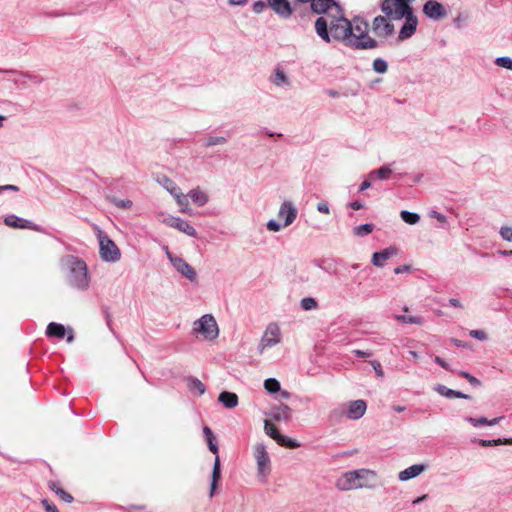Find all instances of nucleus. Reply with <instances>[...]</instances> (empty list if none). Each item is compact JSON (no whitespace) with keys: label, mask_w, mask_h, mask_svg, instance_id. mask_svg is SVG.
<instances>
[{"label":"nucleus","mask_w":512,"mask_h":512,"mask_svg":"<svg viewBox=\"0 0 512 512\" xmlns=\"http://www.w3.org/2000/svg\"><path fill=\"white\" fill-rule=\"evenodd\" d=\"M329 18V23L327 18L323 16L318 17L315 21L316 34L326 43L335 40L354 50H367L379 47V42L376 40L357 41L353 33L352 22L344 16L343 9L334 14H329Z\"/></svg>","instance_id":"f257e3e1"},{"label":"nucleus","mask_w":512,"mask_h":512,"mask_svg":"<svg viewBox=\"0 0 512 512\" xmlns=\"http://www.w3.org/2000/svg\"><path fill=\"white\" fill-rule=\"evenodd\" d=\"M414 1L415 0H383L380 4L381 11L390 20L399 21L405 19L398 34L400 41L412 37L417 29L418 19L411 6Z\"/></svg>","instance_id":"f03ea898"},{"label":"nucleus","mask_w":512,"mask_h":512,"mask_svg":"<svg viewBox=\"0 0 512 512\" xmlns=\"http://www.w3.org/2000/svg\"><path fill=\"white\" fill-rule=\"evenodd\" d=\"M61 267L66 271L68 284L80 291H86L90 285V276L85 261L74 255L61 259Z\"/></svg>","instance_id":"7ed1b4c3"},{"label":"nucleus","mask_w":512,"mask_h":512,"mask_svg":"<svg viewBox=\"0 0 512 512\" xmlns=\"http://www.w3.org/2000/svg\"><path fill=\"white\" fill-rule=\"evenodd\" d=\"M99 253L106 262H117L121 258V252L112 239L102 230L98 229Z\"/></svg>","instance_id":"20e7f679"},{"label":"nucleus","mask_w":512,"mask_h":512,"mask_svg":"<svg viewBox=\"0 0 512 512\" xmlns=\"http://www.w3.org/2000/svg\"><path fill=\"white\" fill-rule=\"evenodd\" d=\"M193 331L202 334L207 340H213L219 334L217 322L210 314H205L195 321Z\"/></svg>","instance_id":"39448f33"},{"label":"nucleus","mask_w":512,"mask_h":512,"mask_svg":"<svg viewBox=\"0 0 512 512\" xmlns=\"http://www.w3.org/2000/svg\"><path fill=\"white\" fill-rule=\"evenodd\" d=\"M254 456L257 462L258 474L265 478L271 471V464L264 444L259 443L255 446Z\"/></svg>","instance_id":"423d86ee"},{"label":"nucleus","mask_w":512,"mask_h":512,"mask_svg":"<svg viewBox=\"0 0 512 512\" xmlns=\"http://www.w3.org/2000/svg\"><path fill=\"white\" fill-rule=\"evenodd\" d=\"M388 19L386 15H378L373 19L372 30L377 37L387 38L394 34V25Z\"/></svg>","instance_id":"0eeeda50"},{"label":"nucleus","mask_w":512,"mask_h":512,"mask_svg":"<svg viewBox=\"0 0 512 512\" xmlns=\"http://www.w3.org/2000/svg\"><path fill=\"white\" fill-rule=\"evenodd\" d=\"M358 476L356 472L348 471L337 480L336 487L341 491L367 487V482H357Z\"/></svg>","instance_id":"6e6552de"},{"label":"nucleus","mask_w":512,"mask_h":512,"mask_svg":"<svg viewBox=\"0 0 512 512\" xmlns=\"http://www.w3.org/2000/svg\"><path fill=\"white\" fill-rule=\"evenodd\" d=\"M311 10L316 14H334L342 9L340 4L335 0H311Z\"/></svg>","instance_id":"1a4fd4ad"},{"label":"nucleus","mask_w":512,"mask_h":512,"mask_svg":"<svg viewBox=\"0 0 512 512\" xmlns=\"http://www.w3.org/2000/svg\"><path fill=\"white\" fill-rule=\"evenodd\" d=\"M280 329L276 323H270L261 338L259 350L262 352L266 347L275 346L280 342Z\"/></svg>","instance_id":"9d476101"},{"label":"nucleus","mask_w":512,"mask_h":512,"mask_svg":"<svg viewBox=\"0 0 512 512\" xmlns=\"http://www.w3.org/2000/svg\"><path fill=\"white\" fill-rule=\"evenodd\" d=\"M423 13L427 18L433 21H439L447 15L445 7L436 0H428L423 5Z\"/></svg>","instance_id":"9b49d317"},{"label":"nucleus","mask_w":512,"mask_h":512,"mask_svg":"<svg viewBox=\"0 0 512 512\" xmlns=\"http://www.w3.org/2000/svg\"><path fill=\"white\" fill-rule=\"evenodd\" d=\"M164 223L167 226L173 227V228L185 233L186 235H188L190 237H194V238L197 237L196 229L192 225H190L187 221H185L179 217L169 216L164 219Z\"/></svg>","instance_id":"f8f14e48"},{"label":"nucleus","mask_w":512,"mask_h":512,"mask_svg":"<svg viewBox=\"0 0 512 512\" xmlns=\"http://www.w3.org/2000/svg\"><path fill=\"white\" fill-rule=\"evenodd\" d=\"M171 263H172L173 267L180 274H182L184 277H186L188 280H190L191 282L197 281V273H196L195 269L188 262H186L183 258H181V257L171 258Z\"/></svg>","instance_id":"ddd939ff"},{"label":"nucleus","mask_w":512,"mask_h":512,"mask_svg":"<svg viewBox=\"0 0 512 512\" xmlns=\"http://www.w3.org/2000/svg\"><path fill=\"white\" fill-rule=\"evenodd\" d=\"M5 225L12 227V228H18V229H30L34 231H40L41 228L39 225L33 223L30 220L18 217L14 214L8 215L4 218Z\"/></svg>","instance_id":"4468645a"},{"label":"nucleus","mask_w":512,"mask_h":512,"mask_svg":"<svg viewBox=\"0 0 512 512\" xmlns=\"http://www.w3.org/2000/svg\"><path fill=\"white\" fill-rule=\"evenodd\" d=\"M352 27L353 33L357 41L365 42L368 40H374L373 38L368 36V23L362 17L356 16L353 18Z\"/></svg>","instance_id":"2eb2a0df"},{"label":"nucleus","mask_w":512,"mask_h":512,"mask_svg":"<svg viewBox=\"0 0 512 512\" xmlns=\"http://www.w3.org/2000/svg\"><path fill=\"white\" fill-rule=\"evenodd\" d=\"M367 404L364 400H354L347 403L346 417L351 420L360 419L366 412Z\"/></svg>","instance_id":"dca6fc26"},{"label":"nucleus","mask_w":512,"mask_h":512,"mask_svg":"<svg viewBox=\"0 0 512 512\" xmlns=\"http://www.w3.org/2000/svg\"><path fill=\"white\" fill-rule=\"evenodd\" d=\"M297 208L291 201H284L279 209L278 216L284 218L283 227L291 225L297 218Z\"/></svg>","instance_id":"f3484780"},{"label":"nucleus","mask_w":512,"mask_h":512,"mask_svg":"<svg viewBox=\"0 0 512 512\" xmlns=\"http://www.w3.org/2000/svg\"><path fill=\"white\" fill-rule=\"evenodd\" d=\"M268 5L282 18H289L292 14L288 0H268Z\"/></svg>","instance_id":"a211bd4d"},{"label":"nucleus","mask_w":512,"mask_h":512,"mask_svg":"<svg viewBox=\"0 0 512 512\" xmlns=\"http://www.w3.org/2000/svg\"><path fill=\"white\" fill-rule=\"evenodd\" d=\"M396 254L397 248L390 246L381 251L373 253L371 262L376 267H383L384 262Z\"/></svg>","instance_id":"6ab92c4d"},{"label":"nucleus","mask_w":512,"mask_h":512,"mask_svg":"<svg viewBox=\"0 0 512 512\" xmlns=\"http://www.w3.org/2000/svg\"><path fill=\"white\" fill-rule=\"evenodd\" d=\"M427 466L425 464H414L403 471H401L398 475L400 481H408L419 476L422 472L426 470Z\"/></svg>","instance_id":"aec40b11"},{"label":"nucleus","mask_w":512,"mask_h":512,"mask_svg":"<svg viewBox=\"0 0 512 512\" xmlns=\"http://www.w3.org/2000/svg\"><path fill=\"white\" fill-rule=\"evenodd\" d=\"M221 479V463L219 455L215 457L214 465L212 469V475H211V484H210V492L209 496L212 498L215 494V491L218 488V483Z\"/></svg>","instance_id":"412c9836"},{"label":"nucleus","mask_w":512,"mask_h":512,"mask_svg":"<svg viewBox=\"0 0 512 512\" xmlns=\"http://www.w3.org/2000/svg\"><path fill=\"white\" fill-rule=\"evenodd\" d=\"M292 410L286 404H280L272 408L270 416L275 421H288L291 418Z\"/></svg>","instance_id":"4be33fe9"},{"label":"nucleus","mask_w":512,"mask_h":512,"mask_svg":"<svg viewBox=\"0 0 512 512\" xmlns=\"http://www.w3.org/2000/svg\"><path fill=\"white\" fill-rule=\"evenodd\" d=\"M434 390L439 393L441 396H444L446 398H462V399H470L471 396L468 394H465L461 391L450 389L446 387L445 385L438 384Z\"/></svg>","instance_id":"5701e85b"},{"label":"nucleus","mask_w":512,"mask_h":512,"mask_svg":"<svg viewBox=\"0 0 512 512\" xmlns=\"http://www.w3.org/2000/svg\"><path fill=\"white\" fill-rule=\"evenodd\" d=\"M218 401L228 409L235 408L238 405V396L236 393L222 391L218 396Z\"/></svg>","instance_id":"b1692460"},{"label":"nucleus","mask_w":512,"mask_h":512,"mask_svg":"<svg viewBox=\"0 0 512 512\" xmlns=\"http://www.w3.org/2000/svg\"><path fill=\"white\" fill-rule=\"evenodd\" d=\"M46 335L48 337H55L57 339H63L66 335V329L64 325L56 322H51L46 328Z\"/></svg>","instance_id":"393cba45"},{"label":"nucleus","mask_w":512,"mask_h":512,"mask_svg":"<svg viewBox=\"0 0 512 512\" xmlns=\"http://www.w3.org/2000/svg\"><path fill=\"white\" fill-rule=\"evenodd\" d=\"M501 419H503V416L497 417V418H493L491 420L487 419L486 417L474 418V417H471V416H466L464 418L465 421H467L468 423H470L474 427H479V426H482V425L494 426V425L498 424Z\"/></svg>","instance_id":"a878e982"},{"label":"nucleus","mask_w":512,"mask_h":512,"mask_svg":"<svg viewBox=\"0 0 512 512\" xmlns=\"http://www.w3.org/2000/svg\"><path fill=\"white\" fill-rule=\"evenodd\" d=\"M203 434H204V437L207 442L209 450L217 456L218 452H219V447H218V444L216 441V437L213 434L212 430L208 426H205L203 428Z\"/></svg>","instance_id":"bb28decb"},{"label":"nucleus","mask_w":512,"mask_h":512,"mask_svg":"<svg viewBox=\"0 0 512 512\" xmlns=\"http://www.w3.org/2000/svg\"><path fill=\"white\" fill-rule=\"evenodd\" d=\"M170 194L174 196L177 204L182 207V212H187L189 205L188 194L184 195L179 187H173V189L170 190Z\"/></svg>","instance_id":"cd10ccee"},{"label":"nucleus","mask_w":512,"mask_h":512,"mask_svg":"<svg viewBox=\"0 0 512 512\" xmlns=\"http://www.w3.org/2000/svg\"><path fill=\"white\" fill-rule=\"evenodd\" d=\"M187 385L192 393L203 395L206 391L205 385L196 377L190 376L187 378Z\"/></svg>","instance_id":"c85d7f7f"},{"label":"nucleus","mask_w":512,"mask_h":512,"mask_svg":"<svg viewBox=\"0 0 512 512\" xmlns=\"http://www.w3.org/2000/svg\"><path fill=\"white\" fill-rule=\"evenodd\" d=\"M189 198L199 207H202L207 204L208 202V196L203 191H201L199 188L192 189L188 193Z\"/></svg>","instance_id":"c756f323"},{"label":"nucleus","mask_w":512,"mask_h":512,"mask_svg":"<svg viewBox=\"0 0 512 512\" xmlns=\"http://www.w3.org/2000/svg\"><path fill=\"white\" fill-rule=\"evenodd\" d=\"M392 174V169L389 164L383 165L378 169L371 171L368 174L369 178L377 177L380 180H386Z\"/></svg>","instance_id":"7c9ffc66"},{"label":"nucleus","mask_w":512,"mask_h":512,"mask_svg":"<svg viewBox=\"0 0 512 512\" xmlns=\"http://www.w3.org/2000/svg\"><path fill=\"white\" fill-rule=\"evenodd\" d=\"M353 472H356L359 475L357 477V482H367V487L376 478V473L372 470L359 469V470H353Z\"/></svg>","instance_id":"2f4dec72"},{"label":"nucleus","mask_w":512,"mask_h":512,"mask_svg":"<svg viewBox=\"0 0 512 512\" xmlns=\"http://www.w3.org/2000/svg\"><path fill=\"white\" fill-rule=\"evenodd\" d=\"M0 71H1V73L11 74V75H18L20 77L27 78V79H29V80L33 81L34 83H37V84H40L43 81V78H41L38 75L30 74V73H27V72L18 71V70H15V69L0 70Z\"/></svg>","instance_id":"473e14b6"},{"label":"nucleus","mask_w":512,"mask_h":512,"mask_svg":"<svg viewBox=\"0 0 512 512\" xmlns=\"http://www.w3.org/2000/svg\"><path fill=\"white\" fill-rule=\"evenodd\" d=\"M49 488L55 492L60 498L61 500H63L65 503H71L73 501V497L71 494H69L68 492H66L64 489H62L58 483L56 482H50L49 483Z\"/></svg>","instance_id":"72a5a7b5"},{"label":"nucleus","mask_w":512,"mask_h":512,"mask_svg":"<svg viewBox=\"0 0 512 512\" xmlns=\"http://www.w3.org/2000/svg\"><path fill=\"white\" fill-rule=\"evenodd\" d=\"M472 442L478 443L482 447H490V446H498L502 444H512V438L510 439H494V440H485V439H473Z\"/></svg>","instance_id":"f704fd0d"},{"label":"nucleus","mask_w":512,"mask_h":512,"mask_svg":"<svg viewBox=\"0 0 512 512\" xmlns=\"http://www.w3.org/2000/svg\"><path fill=\"white\" fill-rule=\"evenodd\" d=\"M375 226L372 223H365L353 228V234L358 237H364L373 232Z\"/></svg>","instance_id":"c9c22d12"},{"label":"nucleus","mask_w":512,"mask_h":512,"mask_svg":"<svg viewBox=\"0 0 512 512\" xmlns=\"http://www.w3.org/2000/svg\"><path fill=\"white\" fill-rule=\"evenodd\" d=\"M272 82L276 86H282V85H289L290 84L289 79L286 76L285 72L282 69H280V68H277L275 70L274 76L272 78Z\"/></svg>","instance_id":"e433bc0d"},{"label":"nucleus","mask_w":512,"mask_h":512,"mask_svg":"<svg viewBox=\"0 0 512 512\" xmlns=\"http://www.w3.org/2000/svg\"><path fill=\"white\" fill-rule=\"evenodd\" d=\"M264 388L270 394H275L281 391L280 382L276 378H268L264 381Z\"/></svg>","instance_id":"4c0bfd02"},{"label":"nucleus","mask_w":512,"mask_h":512,"mask_svg":"<svg viewBox=\"0 0 512 512\" xmlns=\"http://www.w3.org/2000/svg\"><path fill=\"white\" fill-rule=\"evenodd\" d=\"M276 442L278 445L283 446L285 448L294 449L300 447V443L297 440L282 434L280 435Z\"/></svg>","instance_id":"58836bf2"},{"label":"nucleus","mask_w":512,"mask_h":512,"mask_svg":"<svg viewBox=\"0 0 512 512\" xmlns=\"http://www.w3.org/2000/svg\"><path fill=\"white\" fill-rule=\"evenodd\" d=\"M107 200L116 206L117 208L121 209H129L132 207L133 203L129 199H119L116 196H108Z\"/></svg>","instance_id":"ea45409f"},{"label":"nucleus","mask_w":512,"mask_h":512,"mask_svg":"<svg viewBox=\"0 0 512 512\" xmlns=\"http://www.w3.org/2000/svg\"><path fill=\"white\" fill-rule=\"evenodd\" d=\"M400 216L405 223L410 225H415L420 221L419 214L407 210H402Z\"/></svg>","instance_id":"a19ab883"},{"label":"nucleus","mask_w":512,"mask_h":512,"mask_svg":"<svg viewBox=\"0 0 512 512\" xmlns=\"http://www.w3.org/2000/svg\"><path fill=\"white\" fill-rule=\"evenodd\" d=\"M395 319L404 324L422 325L424 322L423 318L418 316L395 315Z\"/></svg>","instance_id":"79ce46f5"},{"label":"nucleus","mask_w":512,"mask_h":512,"mask_svg":"<svg viewBox=\"0 0 512 512\" xmlns=\"http://www.w3.org/2000/svg\"><path fill=\"white\" fill-rule=\"evenodd\" d=\"M264 430H265V433L271 437L273 440L277 441V439L280 437L281 433L279 432L278 428L276 427V425H274L273 423H271L270 421L268 420H265L264 422Z\"/></svg>","instance_id":"37998d69"},{"label":"nucleus","mask_w":512,"mask_h":512,"mask_svg":"<svg viewBox=\"0 0 512 512\" xmlns=\"http://www.w3.org/2000/svg\"><path fill=\"white\" fill-rule=\"evenodd\" d=\"M372 68L376 73L384 74L388 70V63L383 58H376L373 61Z\"/></svg>","instance_id":"c03bdc74"},{"label":"nucleus","mask_w":512,"mask_h":512,"mask_svg":"<svg viewBox=\"0 0 512 512\" xmlns=\"http://www.w3.org/2000/svg\"><path fill=\"white\" fill-rule=\"evenodd\" d=\"M300 306L305 311H310L318 307L316 299L313 297H305L301 299Z\"/></svg>","instance_id":"a18cd8bd"},{"label":"nucleus","mask_w":512,"mask_h":512,"mask_svg":"<svg viewBox=\"0 0 512 512\" xmlns=\"http://www.w3.org/2000/svg\"><path fill=\"white\" fill-rule=\"evenodd\" d=\"M495 64L499 67L512 71V58L509 56H501L495 59Z\"/></svg>","instance_id":"49530a36"},{"label":"nucleus","mask_w":512,"mask_h":512,"mask_svg":"<svg viewBox=\"0 0 512 512\" xmlns=\"http://www.w3.org/2000/svg\"><path fill=\"white\" fill-rule=\"evenodd\" d=\"M227 142V138L223 136H210L207 138L206 142L204 143L205 147H211L219 144H224Z\"/></svg>","instance_id":"de8ad7c7"},{"label":"nucleus","mask_w":512,"mask_h":512,"mask_svg":"<svg viewBox=\"0 0 512 512\" xmlns=\"http://www.w3.org/2000/svg\"><path fill=\"white\" fill-rule=\"evenodd\" d=\"M343 416H346V410H345V406H341V407H338V408H335L333 409L330 414H329V419L331 421H338L340 420Z\"/></svg>","instance_id":"09e8293b"},{"label":"nucleus","mask_w":512,"mask_h":512,"mask_svg":"<svg viewBox=\"0 0 512 512\" xmlns=\"http://www.w3.org/2000/svg\"><path fill=\"white\" fill-rule=\"evenodd\" d=\"M459 375L462 376L463 378H465L472 386H474V387L481 386L480 380L477 379L476 377H474L473 375H471L470 373H468L466 371H460Z\"/></svg>","instance_id":"8fccbe9b"},{"label":"nucleus","mask_w":512,"mask_h":512,"mask_svg":"<svg viewBox=\"0 0 512 512\" xmlns=\"http://www.w3.org/2000/svg\"><path fill=\"white\" fill-rule=\"evenodd\" d=\"M499 234L504 240L512 242V226H502Z\"/></svg>","instance_id":"3c124183"},{"label":"nucleus","mask_w":512,"mask_h":512,"mask_svg":"<svg viewBox=\"0 0 512 512\" xmlns=\"http://www.w3.org/2000/svg\"><path fill=\"white\" fill-rule=\"evenodd\" d=\"M469 335L480 341H485L488 338L486 332L483 330H471Z\"/></svg>","instance_id":"603ef678"},{"label":"nucleus","mask_w":512,"mask_h":512,"mask_svg":"<svg viewBox=\"0 0 512 512\" xmlns=\"http://www.w3.org/2000/svg\"><path fill=\"white\" fill-rule=\"evenodd\" d=\"M266 227L269 231H272V232H278L281 230V228L283 227V225H281L279 222H277L276 220L274 219H271L267 222L266 224Z\"/></svg>","instance_id":"864d4df0"},{"label":"nucleus","mask_w":512,"mask_h":512,"mask_svg":"<svg viewBox=\"0 0 512 512\" xmlns=\"http://www.w3.org/2000/svg\"><path fill=\"white\" fill-rule=\"evenodd\" d=\"M268 3L262 1V0H258L256 2H254L253 4V12L256 13V14H260L264 11V9L267 7Z\"/></svg>","instance_id":"5fc2aeb1"},{"label":"nucleus","mask_w":512,"mask_h":512,"mask_svg":"<svg viewBox=\"0 0 512 512\" xmlns=\"http://www.w3.org/2000/svg\"><path fill=\"white\" fill-rule=\"evenodd\" d=\"M429 216L431 218H435L437 221L441 222V223H446L447 222V218L445 215H443L442 213L436 211V210H431L429 212Z\"/></svg>","instance_id":"6e6d98bb"},{"label":"nucleus","mask_w":512,"mask_h":512,"mask_svg":"<svg viewBox=\"0 0 512 512\" xmlns=\"http://www.w3.org/2000/svg\"><path fill=\"white\" fill-rule=\"evenodd\" d=\"M370 364L372 365V367L378 377L384 376V371H383L381 363L379 361L373 360L370 362Z\"/></svg>","instance_id":"4d7b16f0"},{"label":"nucleus","mask_w":512,"mask_h":512,"mask_svg":"<svg viewBox=\"0 0 512 512\" xmlns=\"http://www.w3.org/2000/svg\"><path fill=\"white\" fill-rule=\"evenodd\" d=\"M42 505L44 506L46 512H59L57 507L53 503H50L47 499L42 500Z\"/></svg>","instance_id":"13d9d810"},{"label":"nucleus","mask_w":512,"mask_h":512,"mask_svg":"<svg viewBox=\"0 0 512 512\" xmlns=\"http://www.w3.org/2000/svg\"><path fill=\"white\" fill-rule=\"evenodd\" d=\"M434 362L436 364H438L439 366H441L443 369L447 370V371H452L451 368H450V365L441 357L439 356H436L434 358Z\"/></svg>","instance_id":"bf43d9fd"},{"label":"nucleus","mask_w":512,"mask_h":512,"mask_svg":"<svg viewBox=\"0 0 512 512\" xmlns=\"http://www.w3.org/2000/svg\"><path fill=\"white\" fill-rule=\"evenodd\" d=\"M317 210L321 213H324V214H329L330 213V210H329V205L326 201H321L317 204Z\"/></svg>","instance_id":"052dcab7"},{"label":"nucleus","mask_w":512,"mask_h":512,"mask_svg":"<svg viewBox=\"0 0 512 512\" xmlns=\"http://www.w3.org/2000/svg\"><path fill=\"white\" fill-rule=\"evenodd\" d=\"M412 270L411 265H400L394 269L395 274H402L406 272H410Z\"/></svg>","instance_id":"680f3d73"},{"label":"nucleus","mask_w":512,"mask_h":512,"mask_svg":"<svg viewBox=\"0 0 512 512\" xmlns=\"http://www.w3.org/2000/svg\"><path fill=\"white\" fill-rule=\"evenodd\" d=\"M353 354L358 358L371 357L373 355L371 351H363L360 349L353 350Z\"/></svg>","instance_id":"e2e57ef3"},{"label":"nucleus","mask_w":512,"mask_h":512,"mask_svg":"<svg viewBox=\"0 0 512 512\" xmlns=\"http://www.w3.org/2000/svg\"><path fill=\"white\" fill-rule=\"evenodd\" d=\"M0 189H1L2 193L4 191H13V192L19 191V187L16 185H13V184L2 185V186H0Z\"/></svg>","instance_id":"0e129e2a"},{"label":"nucleus","mask_w":512,"mask_h":512,"mask_svg":"<svg viewBox=\"0 0 512 512\" xmlns=\"http://www.w3.org/2000/svg\"><path fill=\"white\" fill-rule=\"evenodd\" d=\"M348 206L353 210H360L364 207L363 203L359 200L352 201L348 203Z\"/></svg>","instance_id":"69168bd1"},{"label":"nucleus","mask_w":512,"mask_h":512,"mask_svg":"<svg viewBox=\"0 0 512 512\" xmlns=\"http://www.w3.org/2000/svg\"><path fill=\"white\" fill-rule=\"evenodd\" d=\"M371 179L372 178L368 177V179H366L362 182V184L359 187V192L365 191L371 187V185H372Z\"/></svg>","instance_id":"338daca9"},{"label":"nucleus","mask_w":512,"mask_h":512,"mask_svg":"<svg viewBox=\"0 0 512 512\" xmlns=\"http://www.w3.org/2000/svg\"><path fill=\"white\" fill-rule=\"evenodd\" d=\"M164 182H165V187L166 189L170 192V190L173 189V187H176L174 182L172 180H170L169 178L167 177H164Z\"/></svg>","instance_id":"774afa93"}]
</instances>
